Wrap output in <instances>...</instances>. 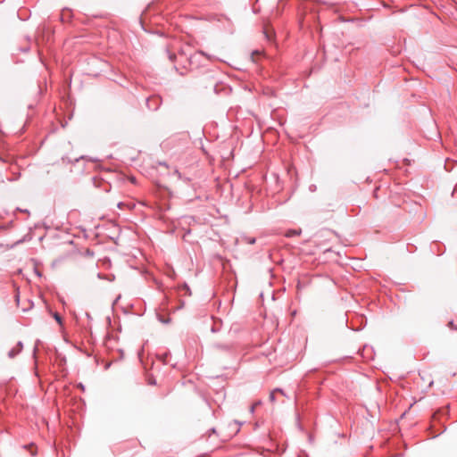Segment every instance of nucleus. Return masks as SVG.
Listing matches in <instances>:
<instances>
[{"label":"nucleus","mask_w":457,"mask_h":457,"mask_svg":"<svg viewBox=\"0 0 457 457\" xmlns=\"http://www.w3.org/2000/svg\"><path fill=\"white\" fill-rule=\"evenodd\" d=\"M301 234V230H288L287 233H286V236L287 237H293V236H298Z\"/></svg>","instance_id":"nucleus-1"},{"label":"nucleus","mask_w":457,"mask_h":457,"mask_svg":"<svg viewBox=\"0 0 457 457\" xmlns=\"http://www.w3.org/2000/svg\"><path fill=\"white\" fill-rule=\"evenodd\" d=\"M264 33H265L266 37H267L268 39H271V38H272V37H273V35H274L273 30H272L271 29H268V28H267V29H265Z\"/></svg>","instance_id":"nucleus-2"},{"label":"nucleus","mask_w":457,"mask_h":457,"mask_svg":"<svg viewBox=\"0 0 457 457\" xmlns=\"http://www.w3.org/2000/svg\"><path fill=\"white\" fill-rule=\"evenodd\" d=\"M276 392H279V393H281V394H282V391H281V390H278H278L273 391V392L270 394V401H271V402H274V400H275V393H276Z\"/></svg>","instance_id":"nucleus-3"},{"label":"nucleus","mask_w":457,"mask_h":457,"mask_svg":"<svg viewBox=\"0 0 457 457\" xmlns=\"http://www.w3.org/2000/svg\"><path fill=\"white\" fill-rule=\"evenodd\" d=\"M54 319L56 320V321H57L58 323H61V322H62L61 316H60L58 313H55V314H54Z\"/></svg>","instance_id":"nucleus-4"},{"label":"nucleus","mask_w":457,"mask_h":457,"mask_svg":"<svg viewBox=\"0 0 457 457\" xmlns=\"http://www.w3.org/2000/svg\"><path fill=\"white\" fill-rule=\"evenodd\" d=\"M258 404H259V403H253V404L251 406L250 411H251V412H253V411H254L255 407H256Z\"/></svg>","instance_id":"nucleus-5"}]
</instances>
